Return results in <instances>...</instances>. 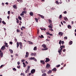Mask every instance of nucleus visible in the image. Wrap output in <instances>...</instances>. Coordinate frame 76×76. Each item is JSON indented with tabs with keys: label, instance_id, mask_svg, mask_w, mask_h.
<instances>
[{
	"label": "nucleus",
	"instance_id": "f257e3e1",
	"mask_svg": "<svg viewBox=\"0 0 76 76\" xmlns=\"http://www.w3.org/2000/svg\"><path fill=\"white\" fill-rule=\"evenodd\" d=\"M31 73H32V74H33V73H34L35 72V69H32L31 71Z\"/></svg>",
	"mask_w": 76,
	"mask_h": 76
},
{
	"label": "nucleus",
	"instance_id": "f03ea898",
	"mask_svg": "<svg viewBox=\"0 0 76 76\" xmlns=\"http://www.w3.org/2000/svg\"><path fill=\"white\" fill-rule=\"evenodd\" d=\"M46 61H45V62L46 63H47V62H48L50 61V59L48 58H46Z\"/></svg>",
	"mask_w": 76,
	"mask_h": 76
},
{
	"label": "nucleus",
	"instance_id": "7ed1b4c3",
	"mask_svg": "<svg viewBox=\"0 0 76 76\" xmlns=\"http://www.w3.org/2000/svg\"><path fill=\"white\" fill-rule=\"evenodd\" d=\"M6 49V48L4 46H2V47L1 48V50L3 51V50H4Z\"/></svg>",
	"mask_w": 76,
	"mask_h": 76
},
{
	"label": "nucleus",
	"instance_id": "20e7f679",
	"mask_svg": "<svg viewBox=\"0 0 76 76\" xmlns=\"http://www.w3.org/2000/svg\"><path fill=\"white\" fill-rule=\"evenodd\" d=\"M61 46L60 47V48L61 49L63 50V48H65V46L64 45L61 46V45H60Z\"/></svg>",
	"mask_w": 76,
	"mask_h": 76
},
{
	"label": "nucleus",
	"instance_id": "39448f33",
	"mask_svg": "<svg viewBox=\"0 0 76 76\" xmlns=\"http://www.w3.org/2000/svg\"><path fill=\"white\" fill-rule=\"evenodd\" d=\"M29 56V53L26 52V55L25 56V57H28V56Z\"/></svg>",
	"mask_w": 76,
	"mask_h": 76
},
{
	"label": "nucleus",
	"instance_id": "423d86ee",
	"mask_svg": "<svg viewBox=\"0 0 76 76\" xmlns=\"http://www.w3.org/2000/svg\"><path fill=\"white\" fill-rule=\"evenodd\" d=\"M20 49L22 48V43L21 42H20Z\"/></svg>",
	"mask_w": 76,
	"mask_h": 76
},
{
	"label": "nucleus",
	"instance_id": "0eeeda50",
	"mask_svg": "<svg viewBox=\"0 0 76 76\" xmlns=\"http://www.w3.org/2000/svg\"><path fill=\"white\" fill-rule=\"evenodd\" d=\"M0 57H2L3 56V53H1V50H0Z\"/></svg>",
	"mask_w": 76,
	"mask_h": 76
},
{
	"label": "nucleus",
	"instance_id": "6e6552de",
	"mask_svg": "<svg viewBox=\"0 0 76 76\" xmlns=\"http://www.w3.org/2000/svg\"><path fill=\"white\" fill-rule=\"evenodd\" d=\"M42 47H43L44 48H46V47H47V46H46V45L45 44H43L42 45Z\"/></svg>",
	"mask_w": 76,
	"mask_h": 76
},
{
	"label": "nucleus",
	"instance_id": "1a4fd4ad",
	"mask_svg": "<svg viewBox=\"0 0 76 76\" xmlns=\"http://www.w3.org/2000/svg\"><path fill=\"white\" fill-rule=\"evenodd\" d=\"M40 63H42V64H45V62H44V60H41Z\"/></svg>",
	"mask_w": 76,
	"mask_h": 76
},
{
	"label": "nucleus",
	"instance_id": "9d476101",
	"mask_svg": "<svg viewBox=\"0 0 76 76\" xmlns=\"http://www.w3.org/2000/svg\"><path fill=\"white\" fill-rule=\"evenodd\" d=\"M58 35H61V36H63V33L62 32H59L58 33Z\"/></svg>",
	"mask_w": 76,
	"mask_h": 76
},
{
	"label": "nucleus",
	"instance_id": "9b49d317",
	"mask_svg": "<svg viewBox=\"0 0 76 76\" xmlns=\"http://www.w3.org/2000/svg\"><path fill=\"white\" fill-rule=\"evenodd\" d=\"M39 16H40V17H41V18H42V19H44V17L42 15H41L40 14H39Z\"/></svg>",
	"mask_w": 76,
	"mask_h": 76
},
{
	"label": "nucleus",
	"instance_id": "f8f14e48",
	"mask_svg": "<svg viewBox=\"0 0 76 76\" xmlns=\"http://www.w3.org/2000/svg\"><path fill=\"white\" fill-rule=\"evenodd\" d=\"M53 72H56L57 71V69L56 68H54L53 69H52Z\"/></svg>",
	"mask_w": 76,
	"mask_h": 76
},
{
	"label": "nucleus",
	"instance_id": "ddd939ff",
	"mask_svg": "<svg viewBox=\"0 0 76 76\" xmlns=\"http://www.w3.org/2000/svg\"><path fill=\"white\" fill-rule=\"evenodd\" d=\"M52 73V71L51 70H49L48 72V74H50V73Z\"/></svg>",
	"mask_w": 76,
	"mask_h": 76
},
{
	"label": "nucleus",
	"instance_id": "4468645a",
	"mask_svg": "<svg viewBox=\"0 0 76 76\" xmlns=\"http://www.w3.org/2000/svg\"><path fill=\"white\" fill-rule=\"evenodd\" d=\"M46 67V68H48L49 67H50V65L48 64H47Z\"/></svg>",
	"mask_w": 76,
	"mask_h": 76
},
{
	"label": "nucleus",
	"instance_id": "2eb2a0df",
	"mask_svg": "<svg viewBox=\"0 0 76 76\" xmlns=\"http://www.w3.org/2000/svg\"><path fill=\"white\" fill-rule=\"evenodd\" d=\"M19 44H20L18 42H17V48H18V47H19Z\"/></svg>",
	"mask_w": 76,
	"mask_h": 76
},
{
	"label": "nucleus",
	"instance_id": "dca6fc26",
	"mask_svg": "<svg viewBox=\"0 0 76 76\" xmlns=\"http://www.w3.org/2000/svg\"><path fill=\"white\" fill-rule=\"evenodd\" d=\"M48 50V48H43L42 49V50L43 51H44V50Z\"/></svg>",
	"mask_w": 76,
	"mask_h": 76
},
{
	"label": "nucleus",
	"instance_id": "f3484780",
	"mask_svg": "<svg viewBox=\"0 0 76 76\" xmlns=\"http://www.w3.org/2000/svg\"><path fill=\"white\" fill-rule=\"evenodd\" d=\"M49 23H52V21L50 19H48Z\"/></svg>",
	"mask_w": 76,
	"mask_h": 76
},
{
	"label": "nucleus",
	"instance_id": "a211bd4d",
	"mask_svg": "<svg viewBox=\"0 0 76 76\" xmlns=\"http://www.w3.org/2000/svg\"><path fill=\"white\" fill-rule=\"evenodd\" d=\"M9 51L11 53V54H12L13 53V51L12 49H10Z\"/></svg>",
	"mask_w": 76,
	"mask_h": 76
},
{
	"label": "nucleus",
	"instance_id": "6ab92c4d",
	"mask_svg": "<svg viewBox=\"0 0 76 76\" xmlns=\"http://www.w3.org/2000/svg\"><path fill=\"white\" fill-rule=\"evenodd\" d=\"M33 14L34 13H33V12H30V16H33Z\"/></svg>",
	"mask_w": 76,
	"mask_h": 76
},
{
	"label": "nucleus",
	"instance_id": "aec40b11",
	"mask_svg": "<svg viewBox=\"0 0 76 76\" xmlns=\"http://www.w3.org/2000/svg\"><path fill=\"white\" fill-rule=\"evenodd\" d=\"M64 19L65 20H66V21L68 20V19L67 18V17H64Z\"/></svg>",
	"mask_w": 76,
	"mask_h": 76
},
{
	"label": "nucleus",
	"instance_id": "412c9836",
	"mask_svg": "<svg viewBox=\"0 0 76 76\" xmlns=\"http://www.w3.org/2000/svg\"><path fill=\"white\" fill-rule=\"evenodd\" d=\"M28 42L29 44H33V43L30 41H28Z\"/></svg>",
	"mask_w": 76,
	"mask_h": 76
},
{
	"label": "nucleus",
	"instance_id": "4be33fe9",
	"mask_svg": "<svg viewBox=\"0 0 76 76\" xmlns=\"http://www.w3.org/2000/svg\"><path fill=\"white\" fill-rule=\"evenodd\" d=\"M37 46H35L34 48V51H36L37 50Z\"/></svg>",
	"mask_w": 76,
	"mask_h": 76
},
{
	"label": "nucleus",
	"instance_id": "5701e85b",
	"mask_svg": "<svg viewBox=\"0 0 76 76\" xmlns=\"http://www.w3.org/2000/svg\"><path fill=\"white\" fill-rule=\"evenodd\" d=\"M42 76H47V74L45 73H44L42 74Z\"/></svg>",
	"mask_w": 76,
	"mask_h": 76
},
{
	"label": "nucleus",
	"instance_id": "b1692460",
	"mask_svg": "<svg viewBox=\"0 0 76 76\" xmlns=\"http://www.w3.org/2000/svg\"><path fill=\"white\" fill-rule=\"evenodd\" d=\"M22 13L23 14H24V13H25V14H26L27 12H26V11H23L22 12Z\"/></svg>",
	"mask_w": 76,
	"mask_h": 76
},
{
	"label": "nucleus",
	"instance_id": "393cba45",
	"mask_svg": "<svg viewBox=\"0 0 76 76\" xmlns=\"http://www.w3.org/2000/svg\"><path fill=\"white\" fill-rule=\"evenodd\" d=\"M29 69H27V70L25 72L26 73H28V72H29Z\"/></svg>",
	"mask_w": 76,
	"mask_h": 76
},
{
	"label": "nucleus",
	"instance_id": "a878e982",
	"mask_svg": "<svg viewBox=\"0 0 76 76\" xmlns=\"http://www.w3.org/2000/svg\"><path fill=\"white\" fill-rule=\"evenodd\" d=\"M68 28H69V29H71L72 28V27L70 25H68Z\"/></svg>",
	"mask_w": 76,
	"mask_h": 76
},
{
	"label": "nucleus",
	"instance_id": "bb28decb",
	"mask_svg": "<svg viewBox=\"0 0 76 76\" xmlns=\"http://www.w3.org/2000/svg\"><path fill=\"white\" fill-rule=\"evenodd\" d=\"M61 51H62V49H60V50H58V52L59 53H61Z\"/></svg>",
	"mask_w": 76,
	"mask_h": 76
},
{
	"label": "nucleus",
	"instance_id": "cd10ccee",
	"mask_svg": "<svg viewBox=\"0 0 76 76\" xmlns=\"http://www.w3.org/2000/svg\"><path fill=\"white\" fill-rule=\"evenodd\" d=\"M2 23H3V24H4V25H6V22H5L4 21H2Z\"/></svg>",
	"mask_w": 76,
	"mask_h": 76
},
{
	"label": "nucleus",
	"instance_id": "c85d7f7f",
	"mask_svg": "<svg viewBox=\"0 0 76 76\" xmlns=\"http://www.w3.org/2000/svg\"><path fill=\"white\" fill-rule=\"evenodd\" d=\"M72 43H73V42H72V41H70L69 42L70 45H72Z\"/></svg>",
	"mask_w": 76,
	"mask_h": 76
},
{
	"label": "nucleus",
	"instance_id": "c756f323",
	"mask_svg": "<svg viewBox=\"0 0 76 76\" xmlns=\"http://www.w3.org/2000/svg\"><path fill=\"white\" fill-rule=\"evenodd\" d=\"M18 19H19L20 20H22V18H21V17L20 16L18 17Z\"/></svg>",
	"mask_w": 76,
	"mask_h": 76
},
{
	"label": "nucleus",
	"instance_id": "7c9ffc66",
	"mask_svg": "<svg viewBox=\"0 0 76 76\" xmlns=\"http://www.w3.org/2000/svg\"><path fill=\"white\" fill-rule=\"evenodd\" d=\"M39 37H40V38H44V36H43V35H41V36H39Z\"/></svg>",
	"mask_w": 76,
	"mask_h": 76
},
{
	"label": "nucleus",
	"instance_id": "2f4dec72",
	"mask_svg": "<svg viewBox=\"0 0 76 76\" xmlns=\"http://www.w3.org/2000/svg\"><path fill=\"white\" fill-rule=\"evenodd\" d=\"M48 27L49 28H51V29L53 28V27H52V26H50V25H49L48 26Z\"/></svg>",
	"mask_w": 76,
	"mask_h": 76
},
{
	"label": "nucleus",
	"instance_id": "473e14b6",
	"mask_svg": "<svg viewBox=\"0 0 76 76\" xmlns=\"http://www.w3.org/2000/svg\"><path fill=\"white\" fill-rule=\"evenodd\" d=\"M31 66H27V69H28V70H29V69H30V67Z\"/></svg>",
	"mask_w": 76,
	"mask_h": 76
},
{
	"label": "nucleus",
	"instance_id": "72a5a7b5",
	"mask_svg": "<svg viewBox=\"0 0 76 76\" xmlns=\"http://www.w3.org/2000/svg\"><path fill=\"white\" fill-rule=\"evenodd\" d=\"M12 69L13 70H14V71H16V70H17L16 69H15V68H13Z\"/></svg>",
	"mask_w": 76,
	"mask_h": 76
},
{
	"label": "nucleus",
	"instance_id": "f704fd0d",
	"mask_svg": "<svg viewBox=\"0 0 76 76\" xmlns=\"http://www.w3.org/2000/svg\"><path fill=\"white\" fill-rule=\"evenodd\" d=\"M17 68L18 69H20V65H18L17 66Z\"/></svg>",
	"mask_w": 76,
	"mask_h": 76
},
{
	"label": "nucleus",
	"instance_id": "c9c22d12",
	"mask_svg": "<svg viewBox=\"0 0 76 76\" xmlns=\"http://www.w3.org/2000/svg\"><path fill=\"white\" fill-rule=\"evenodd\" d=\"M35 58L34 57H31L30 58V59L31 60H34V59H35Z\"/></svg>",
	"mask_w": 76,
	"mask_h": 76
},
{
	"label": "nucleus",
	"instance_id": "e433bc0d",
	"mask_svg": "<svg viewBox=\"0 0 76 76\" xmlns=\"http://www.w3.org/2000/svg\"><path fill=\"white\" fill-rule=\"evenodd\" d=\"M20 75L21 76H23H23H25V74L23 73H21L20 74Z\"/></svg>",
	"mask_w": 76,
	"mask_h": 76
},
{
	"label": "nucleus",
	"instance_id": "4c0bfd02",
	"mask_svg": "<svg viewBox=\"0 0 76 76\" xmlns=\"http://www.w3.org/2000/svg\"><path fill=\"white\" fill-rule=\"evenodd\" d=\"M45 71H46V70H44L43 71H42V73H45Z\"/></svg>",
	"mask_w": 76,
	"mask_h": 76
},
{
	"label": "nucleus",
	"instance_id": "58836bf2",
	"mask_svg": "<svg viewBox=\"0 0 76 76\" xmlns=\"http://www.w3.org/2000/svg\"><path fill=\"white\" fill-rule=\"evenodd\" d=\"M61 42H62V41L61 40H60L59 42V44H61Z\"/></svg>",
	"mask_w": 76,
	"mask_h": 76
},
{
	"label": "nucleus",
	"instance_id": "ea45409f",
	"mask_svg": "<svg viewBox=\"0 0 76 76\" xmlns=\"http://www.w3.org/2000/svg\"><path fill=\"white\" fill-rule=\"evenodd\" d=\"M56 4H59V2H58V1H56Z\"/></svg>",
	"mask_w": 76,
	"mask_h": 76
},
{
	"label": "nucleus",
	"instance_id": "a19ab883",
	"mask_svg": "<svg viewBox=\"0 0 76 76\" xmlns=\"http://www.w3.org/2000/svg\"><path fill=\"white\" fill-rule=\"evenodd\" d=\"M35 20L36 22H38V20L37 19V18H35Z\"/></svg>",
	"mask_w": 76,
	"mask_h": 76
},
{
	"label": "nucleus",
	"instance_id": "79ce46f5",
	"mask_svg": "<svg viewBox=\"0 0 76 76\" xmlns=\"http://www.w3.org/2000/svg\"><path fill=\"white\" fill-rule=\"evenodd\" d=\"M13 7L14 8V9H16V6L15 5H13Z\"/></svg>",
	"mask_w": 76,
	"mask_h": 76
},
{
	"label": "nucleus",
	"instance_id": "37998d69",
	"mask_svg": "<svg viewBox=\"0 0 76 76\" xmlns=\"http://www.w3.org/2000/svg\"><path fill=\"white\" fill-rule=\"evenodd\" d=\"M60 66V64L56 66V67H59Z\"/></svg>",
	"mask_w": 76,
	"mask_h": 76
},
{
	"label": "nucleus",
	"instance_id": "c03bdc74",
	"mask_svg": "<svg viewBox=\"0 0 76 76\" xmlns=\"http://www.w3.org/2000/svg\"><path fill=\"white\" fill-rule=\"evenodd\" d=\"M46 34L47 35H50V33H49L48 32H47L46 33Z\"/></svg>",
	"mask_w": 76,
	"mask_h": 76
},
{
	"label": "nucleus",
	"instance_id": "a18cd8bd",
	"mask_svg": "<svg viewBox=\"0 0 76 76\" xmlns=\"http://www.w3.org/2000/svg\"><path fill=\"white\" fill-rule=\"evenodd\" d=\"M5 66V65H2L1 66H0V67L2 68L3 67V66Z\"/></svg>",
	"mask_w": 76,
	"mask_h": 76
},
{
	"label": "nucleus",
	"instance_id": "49530a36",
	"mask_svg": "<svg viewBox=\"0 0 76 76\" xmlns=\"http://www.w3.org/2000/svg\"><path fill=\"white\" fill-rule=\"evenodd\" d=\"M17 32H20V31H19V29H17Z\"/></svg>",
	"mask_w": 76,
	"mask_h": 76
},
{
	"label": "nucleus",
	"instance_id": "de8ad7c7",
	"mask_svg": "<svg viewBox=\"0 0 76 76\" xmlns=\"http://www.w3.org/2000/svg\"><path fill=\"white\" fill-rule=\"evenodd\" d=\"M62 18V15H60V16L59 17V18Z\"/></svg>",
	"mask_w": 76,
	"mask_h": 76
},
{
	"label": "nucleus",
	"instance_id": "09e8293b",
	"mask_svg": "<svg viewBox=\"0 0 76 76\" xmlns=\"http://www.w3.org/2000/svg\"><path fill=\"white\" fill-rule=\"evenodd\" d=\"M10 44H11V45H12V44H13V42H10Z\"/></svg>",
	"mask_w": 76,
	"mask_h": 76
},
{
	"label": "nucleus",
	"instance_id": "8fccbe9b",
	"mask_svg": "<svg viewBox=\"0 0 76 76\" xmlns=\"http://www.w3.org/2000/svg\"><path fill=\"white\" fill-rule=\"evenodd\" d=\"M20 1V2H22V0H17V1H18V2H19V1Z\"/></svg>",
	"mask_w": 76,
	"mask_h": 76
},
{
	"label": "nucleus",
	"instance_id": "3c124183",
	"mask_svg": "<svg viewBox=\"0 0 76 76\" xmlns=\"http://www.w3.org/2000/svg\"><path fill=\"white\" fill-rule=\"evenodd\" d=\"M24 15V14H23V13H22L20 14V16H23V15Z\"/></svg>",
	"mask_w": 76,
	"mask_h": 76
},
{
	"label": "nucleus",
	"instance_id": "603ef678",
	"mask_svg": "<svg viewBox=\"0 0 76 76\" xmlns=\"http://www.w3.org/2000/svg\"><path fill=\"white\" fill-rule=\"evenodd\" d=\"M10 11H8V15H10Z\"/></svg>",
	"mask_w": 76,
	"mask_h": 76
},
{
	"label": "nucleus",
	"instance_id": "864d4df0",
	"mask_svg": "<svg viewBox=\"0 0 76 76\" xmlns=\"http://www.w3.org/2000/svg\"><path fill=\"white\" fill-rule=\"evenodd\" d=\"M64 39H67V37H64Z\"/></svg>",
	"mask_w": 76,
	"mask_h": 76
},
{
	"label": "nucleus",
	"instance_id": "5fc2aeb1",
	"mask_svg": "<svg viewBox=\"0 0 76 76\" xmlns=\"http://www.w3.org/2000/svg\"><path fill=\"white\" fill-rule=\"evenodd\" d=\"M25 61V60L22 59L21 60V62H24Z\"/></svg>",
	"mask_w": 76,
	"mask_h": 76
},
{
	"label": "nucleus",
	"instance_id": "6e6d98bb",
	"mask_svg": "<svg viewBox=\"0 0 76 76\" xmlns=\"http://www.w3.org/2000/svg\"><path fill=\"white\" fill-rule=\"evenodd\" d=\"M49 29L50 30L52 31H54L53 29H51L49 28Z\"/></svg>",
	"mask_w": 76,
	"mask_h": 76
},
{
	"label": "nucleus",
	"instance_id": "4d7b16f0",
	"mask_svg": "<svg viewBox=\"0 0 76 76\" xmlns=\"http://www.w3.org/2000/svg\"><path fill=\"white\" fill-rule=\"evenodd\" d=\"M62 44L63 45L64 44V41H63L62 42Z\"/></svg>",
	"mask_w": 76,
	"mask_h": 76
},
{
	"label": "nucleus",
	"instance_id": "13d9d810",
	"mask_svg": "<svg viewBox=\"0 0 76 76\" xmlns=\"http://www.w3.org/2000/svg\"><path fill=\"white\" fill-rule=\"evenodd\" d=\"M5 45L4 46L5 47V46H6L7 45H8V44H7V43H5Z\"/></svg>",
	"mask_w": 76,
	"mask_h": 76
},
{
	"label": "nucleus",
	"instance_id": "bf43d9fd",
	"mask_svg": "<svg viewBox=\"0 0 76 76\" xmlns=\"http://www.w3.org/2000/svg\"><path fill=\"white\" fill-rule=\"evenodd\" d=\"M17 23H19V20H17Z\"/></svg>",
	"mask_w": 76,
	"mask_h": 76
},
{
	"label": "nucleus",
	"instance_id": "052dcab7",
	"mask_svg": "<svg viewBox=\"0 0 76 76\" xmlns=\"http://www.w3.org/2000/svg\"><path fill=\"white\" fill-rule=\"evenodd\" d=\"M64 13V14H66L67 13V12L66 11H65Z\"/></svg>",
	"mask_w": 76,
	"mask_h": 76
},
{
	"label": "nucleus",
	"instance_id": "680f3d73",
	"mask_svg": "<svg viewBox=\"0 0 76 76\" xmlns=\"http://www.w3.org/2000/svg\"><path fill=\"white\" fill-rule=\"evenodd\" d=\"M17 64L18 65H19V64H20V62H18Z\"/></svg>",
	"mask_w": 76,
	"mask_h": 76
},
{
	"label": "nucleus",
	"instance_id": "e2e57ef3",
	"mask_svg": "<svg viewBox=\"0 0 76 76\" xmlns=\"http://www.w3.org/2000/svg\"><path fill=\"white\" fill-rule=\"evenodd\" d=\"M23 10L24 11H25L26 10V8H23Z\"/></svg>",
	"mask_w": 76,
	"mask_h": 76
},
{
	"label": "nucleus",
	"instance_id": "0e129e2a",
	"mask_svg": "<svg viewBox=\"0 0 76 76\" xmlns=\"http://www.w3.org/2000/svg\"><path fill=\"white\" fill-rule=\"evenodd\" d=\"M34 60V61H37V60L36 59H35V58Z\"/></svg>",
	"mask_w": 76,
	"mask_h": 76
},
{
	"label": "nucleus",
	"instance_id": "69168bd1",
	"mask_svg": "<svg viewBox=\"0 0 76 76\" xmlns=\"http://www.w3.org/2000/svg\"><path fill=\"white\" fill-rule=\"evenodd\" d=\"M49 35H50V36H53V34H49Z\"/></svg>",
	"mask_w": 76,
	"mask_h": 76
},
{
	"label": "nucleus",
	"instance_id": "338daca9",
	"mask_svg": "<svg viewBox=\"0 0 76 76\" xmlns=\"http://www.w3.org/2000/svg\"><path fill=\"white\" fill-rule=\"evenodd\" d=\"M66 49H64V50H63V52H65V51H66Z\"/></svg>",
	"mask_w": 76,
	"mask_h": 76
},
{
	"label": "nucleus",
	"instance_id": "774afa93",
	"mask_svg": "<svg viewBox=\"0 0 76 76\" xmlns=\"http://www.w3.org/2000/svg\"><path fill=\"white\" fill-rule=\"evenodd\" d=\"M50 26H53V25H52V23H50Z\"/></svg>",
	"mask_w": 76,
	"mask_h": 76
}]
</instances>
